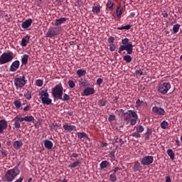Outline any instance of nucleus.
Listing matches in <instances>:
<instances>
[{
  "mask_svg": "<svg viewBox=\"0 0 182 182\" xmlns=\"http://www.w3.org/2000/svg\"><path fill=\"white\" fill-rule=\"evenodd\" d=\"M19 66H21L19 60H17L14 61L10 66V72H16V70L19 69Z\"/></svg>",
  "mask_w": 182,
  "mask_h": 182,
  "instance_id": "obj_11",
  "label": "nucleus"
},
{
  "mask_svg": "<svg viewBox=\"0 0 182 182\" xmlns=\"http://www.w3.org/2000/svg\"><path fill=\"white\" fill-rule=\"evenodd\" d=\"M134 168L139 171V170H140V164L139 163H137V164H135V165L134 166Z\"/></svg>",
  "mask_w": 182,
  "mask_h": 182,
  "instance_id": "obj_54",
  "label": "nucleus"
},
{
  "mask_svg": "<svg viewBox=\"0 0 182 182\" xmlns=\"http://www.w3.org/2000/svg\"><path fill=\"white\" fill-rule=\"evenodd\" d=\"M131 136H132V137H136V139H139V137L141 136L139 132H134L131 134Z\"/></svg>",
  "mask_w": 182,
  "mask_h": 182,
  "instance_id": "obj_50",
  "label": "nucleus"
},
{
  "mask_svg": "<svg viewBox=\"0 0 182 182\" xmlns=\"http://www.w3.org/2000/svg\"><path fill=\"white\" fill-rule=\"evenodd\" d=\"M20 173L19 164H18L14 168L8 170L2 177L1 180L4 182H12L16 177H18V176H19Z\"/></svg>",
  "mask_w": 182,
  "mask_h": 182,
  "instance_id": "obj_1",
  "label": "nucleus"
},
{
  "mask_svg": "<svg viewBox=\"0 0 182 182\" xmlns=\"http://www.w3.org/2000/svg\"><path fill=\"white\" fill-rule=\"evenodd\" d=\"M107 103V101L105 99H101L98 101L97 105L99 107H103Z\"/></svg>",
  "mask_w": 182,
  "mask_h": 182,
  "instance_id": "obj_31",
  "label": "nucleus"
},
{
  "mask_svg": "<svg viewBox=\"0 0 182 182\" xmlns=\"http://www.w3.org/2000/svg\"><path fill=\"white\" fill-rule=\"evenodd\" d=\"M58 100H63V102H68V100H70V97H69V95L64 94L63 97H62V99H58Z\"/></svg>",
  "mask_w": 182,
  "mask_h": 182,
  "instance_id": "obj_41",
  "label": "nucleus"
},
{
  "mask_svg": "<svg viewBox=\"0 0 182 182\" xmlns=\"http://www.w3.org/2000/svg\"><path fill=\"white\" fill-rule=\"evenodd\" d=\"M14 105L16 109H21V107H22V102L21 101V99L14 100Z\"/></svg>",
  "mask_w": 182,
  "mask_h": 182,
  "instance_id": "obj_23",
  "label": "nucleus"
},
{
  "mask_svg": "<svg viewBox=\"0 0 182 182\" xmlns=\"http://www.w3.org/2000/svg\"><path fill=\"white\" fill-rule=\"evenodd\" d=\"M29 58V55H24L21 58L22 65H26L28 63V59Z\"/></svg>",
  "mask_w": 182,
  "mask_h": 182,
  "instance_id": "obj_35",
  "label": "nucleus"
},
{
  "mask_svg": "<svg viewBox=\"0 0 182 182\" xmlns=\"http://www.w3.org/2000/svg\"><path fill=\"white\" fill-rule=\"evenodd\" d=\"M169 89H171V84L170 82H163L159 85L158 90L161 95H166Z\"/></svg>",
  "mask_w": 182,
  "mask_h": 182,
  "instance_id": "obj_7",
  "label": "nucleus"
},
{
  "mask_svg": "<svg viewBox=\"0 0 182 182\" xmlns=\"http://www.w3.org/2000/svg\"><path fill=\"white\" fill-rule=\"evenodd\" d=\"M150 136H151V131L148 129V131L145 134L144 140H149L150 139Z\"/></svg>",
  "mask_w": 182,
  "mask_h": 182,
  "instance_id": "obj_43",
  "label": "nucleus"
},
{
  "mask_svg": "<svg viewBox=\"0 0 182 182\" xmlns=\"http://www.w3.org/2000/svg\"><path fill=\"white\" fill-rule=\"evenodd\" d=\"M52 95L54 99L57 100L62 99V96L63 95V87L62 86V83H59L52 88Z\"/></svg>",
  "mask_w": 182,
  "mask_h": 182,
  "instance_id": "obj_4",
  "label": "nucleus"
},
{
  "mask_svg": "<svg viewBox=\"0 0 182 182\" xmlns=\"http://www.w3.org/2000/svg\"><path fill=\"white\" fill-rule=\"evenodd\" d=\"M160 126L161 129L166 130V129L168 128V122L166 120H164L162 122H161Z\"/></svg>",
  "mask_w": 182,
  "mask_h": 182,
  "instance_id": "obj_30",
  "label": "nucleus"
},
{
  "mask_svg": "<svg viewBox=\"0 0 182 182\" xmlns=\"http://www.w3.org/2000/svg\"><path fill=\"white\" fill-rule=\"evenodd\" d=\"M114 153H116L114 151H112L109 153V157L112 159V160H116V156L114 155Z\"/></svg>",
  "mask_w": 182,
  "mask_h": 182,
  "instance_id": "obj_48",
  "label": "nucleus"
},
{
  "mask_svg": "<svg viewBox=\"0 0 182 182\" xmlns=\"http://www.w3.org/2000/svg\"><path fill=\"white\" fill-rule=\"evenodd\" d=\"M109 179L112 182H116L117 181V176H116V173H112L109 175Z\"/></svg>",
  "mask_w": 182,
  "mask_h": 182,
  "instance_id": "obj_38",
  "label": "nucleus"
},
{
  "mask_svg": "<svg viewBox=\"0 0 182 182\" xmlns=\"http://www.w3.org/2000/svg\"><path fill=\"white\" fill-rule=\"evenodd\" d=\"M92 12H93L94 14H99V12H100V7L97 6H93Z\"/></svg>",
  "mask_w": 182,
  "mask_h": 182,
  "instance_id": "obj_42",
  "label": "nucleus"
},
{
  "mask_svg": "<svg viewBox=\"0 0 182 182\" xmlns=\"http://www.w3.org/2000/svg\"><path fill=\"white\" fill-rule=\"evenodd\" d=\"M119 170H120V168H119V167L114 168V174H115V173H117V171H119Z\"/></svg>",
  "mask_w": 182,
  "mask_h": 182,
  "instance_id": "obj_63",
  "label": "nucleus"
},
{
  "mask_svg": "<svg viewBox=\"0 0 182 182\" xmlns=\"http://www.w3.org/2000/svg\"><path fill=\"white\" fill-rule=\"evenodd\" d=\"M115 119L116 116L113 114L109 115V117H108L109 122H113V120H114Z\"/></svg>",
  "mask_w": 182,
  "mask_h": 182,
  "instance_id": "obj_51",
  "label": "nucleus"
},
{
  "mask_svg": "<svg viewBox=\"0 0 182 182\" xmlns=\"http://www.w3.org/2000/svg\"><path fill=\"white\" fill-rule=\"evenodd\" d=\"M77 75L79 77H82V76H85V75H86V70L80 69L77 70Z\"/></svg>",
  "mask_w": 182,
  "mask_h": 182,
  "instance_id": "obj_29",
  "label": "nucleus"
},
{
  "mask_svg": "<svg viewBox=\"0 0 182 182\" xmlns=\"http://www.w3.org/2000/svg\"><path fill=\"white\" fill-rule=\"evenodd\" d=\"M130 117H133V119H139V115H137V112L134 110H128V112L125 114V119L129 120Z\"/></svg>",
  "mask_w": 182,
  "mask_h": 182,
  "instance_id": "obj_10",
  "label": "nucleus"
},
{
  "mask_svg": "<svg viewBox=\"0 0 182 182\" xmlns=\"http://www.w3.org/2000/svg\"><path fill=\"white\" fill-rule=\"evenodd\" d=\"M21 146H23V142H22L21 140L15 141L13 142V147H14V149H16V150H19V149H21Z\"/></svg>",
  "mask_w": 182,
  "mask_h": 182,
  "instance_id": "obj_19",
  "label": "nucleus"
},
{
  "mask_svg": "<svg viewBox=\"0 0 182 182\" xmlns=\"http://www.w3.org/2000/svg\"><path fill=\"white\" fill-rule=\"evenodd\" d=\"M79 164H80V161L77 160L76 161L71 163L68 167H70V168H75V167H77Z\"/></svg>",
  "mask_w": 182,
  "mask_h": 182,
  "instance_id": "obj_33",
  "label": "nucleus"
},
{
  "mask_svg": "<svg viewBox=\"0 0 182 182\" xmlns=\"http://www.w3.org/2000/svg\"><path fill=\"white\" fill-rule=\"evenodd\" d=\"M66 21H68V18H66L65 17H62L59 19H57V20H55V26H59L60 25H62V23H63V22H66Z\"/></svg>",
  "mask_w": 182,
  "mask_h": 182,
  "instance_id": "obj_22",
  "label": "nucleus"
},
{
  "mask_svg": "<svg viewBox=\"0 0 182 182\" xmlns=\"http://www.w3.org/2000/svg\"><path fill=\"white\" fill-rule=\"evenodd\" d=\"M40 99L43 105H46V106L52 105V99L49 98V93L48 92V90H42L40 92Z\"/></svg>",
  "mask_w": 182,
  "mask_h": 182,
  "instance_id": "obj_6",
  "label": "nucleus"
},
{
  "mask_svg": "<svg viewBox=\"0 0 182 182\" xmlns=\"http://www.w3.org/2000/svg\"><path fill=\"white\" fill-rule=\"evenodd\" d=\"M179 29H180V24L177 23L173 25V33H178Z\"/></svg>",
  "mask_w": 182,
  "mask_h": 182,
  "instance_id": "obj_39",
  "label": "nucleus"
},
{
  "mask_svg": "<svg viewBox=\"0 0 182 182\" xmlns=\"http://www.w3.org/2000/svg\"><path fill=\"white\" fill-rule=\"evenodd\" d=\"M14 60V53L12 51L4 52L0 55V65H6Z\"/></svg>",
  "mask_w": 182,
  "mask_h": 182,
  "instance_id": "obj_3",
  "label": "nucleus"
},
{
  "mask_svg": "<svg viewBox=\"0 0 182 182\" xmlns=\"http://www.w3.org/2000/svg\"><path fill=\"white\" fill-rule=\"evenodd\" d=\"M49 127L51 132H56L58 130V127H59V125H58V123H53L49 125Z\"/></svg>",
  "mask_w": 182,
  "mask_h": 182,
  "instance_id": "obj_27",
  "label": "nucleus"
},
{
  "mask_svg": "<svg viewBox=\"0 0 182 182\" xmlns=\"http://www.w3.org/2000/svg\"><path fill=\"white\" fill-rule=\"evenodd\" d=\"M117 16H122L123 14V7L119 6L116 9Z\"/></svg>",
  "mask_w": 182,
  "mask_h": 182,
  "instance_id": "obj_32",
  "label": "nucleus"
},
{
  "mask_svg": "<svg viewBox=\"0 0 182 182\" xmlns=\"http://www.w3.org/2000/svg\"><path fill=\"white\" fill-rule=\"evenodd\" d=\"M130 28H132V25L127 24L126 26L118 27L117 29H118V31H123V29H124L125 31H129V29H130Z\"/></svg>",
  "mask_w": 182,
  "mask_h": 182,
  "instance_id": "obj_36",
  "label": "nucleus"
},
{
  "mask_svg": "<svg viewBox=\"0 0 182 182\" xmlns=\"http://www.w3.org/2000/svg\"><path fill=\"white\" fill-rule=\"evenodd\" d=\"M100 147H107V143H102Z\"/></svg>",
  "mask_w": 182,
  "mask_h": 182,
  "instance_id": "obj_62",
  "label": "nucleus"
},
{
  "mask_svg": "<svg viewBox=\"0 0 182 182\" xmlns=\"http://www.w3.org/2000/svg\"><path fill=\"white\" fill-rule=\"evenodd\" d=\"M24 97H26L27 100H31L32 99V92L26 90L24 92Z\"/></svg>",
  "mask_w": 182,
  "mask_h": 182,
  "instance_id": "obj_25",
  "label": "nucleus"
},
{
  "mask_svg": "<svg viewBox=\"0 0 182 182\" xmlns=\"http://www.w3.org/2000/svg\"><path fill=\"white\" fill-rule=\"evenodd\" d=\"M152 112L158 116H164V114H166V110L157 106L152 107Z\"/></svg>",
  "mask_w": 182,
  "mask_h": 182,
  "instance_id": "obj_9",
  "label": "nucleus"
},
{
  "mask_svg": "<svg viewBox=\"0 0 182 182\" xmlns=\"http://www.w3.org/2000/svg\"><path fill=\"white\" fill-rule=\"evenodd\" d=\"M109 50L111 52H114L116 50V45L113 43L109 44Z\"/></svg>",
  "mask_w": 182,
  "mask_h": 182,
  "instance_id": "obj_47",
  "label": "nucleus"
},
{
  "mask_svg": "<svg viewBox=\"0 0 182 182\" xmlns=\"http://www.w3.org/2000/svg\"><path fill=\"white\" fill-rule=\"evenodd\" d=\"M13 122H14V127L15 129H20L21 127V123H22L23 119H22V117H19L18 116H16L14 119Z\"/></svg>",
  "mask_w": 182,
  "mask_h": 182,
  "instance_id": "obj_14",
  "label": "nucleus"
},
{
  "mask_svg": "<svg viewBox=\"0 0 182 182\" xmlns=\"http://www.w3.org/2000/svg\"><path fill=\"white\" fill-rule=\"evenodd\" d=\"M44 146H45L46 149H48V150H50L53 147V142H52L50 140H45Z\"/></svg>",
  "mask_w": 182,
  "mask_h": 182,
  "instance_id": "obj_21",
  "label": "nucleus"
},
{
  "mask_svg": "<svg viewBox=\"0 0 182 182\" xmlns=\"http://www.w3.org/2000/svg\"><path fill=\"white\" fill-rule=\"evenodd\" d=\"M70 157H74V159H77L79 157V154L73 153Z\"/></svg>",
  "mask_w": 182,
  "mask_h": 182,
  "instance_id": "obj_58",
  "label": "nucleus"
},
{
  "mask_svg": "<svg viewBox=\"0 0 182 182\" xmlns=\"http://www.w3.org/2000/svg\"><path fill=\"white\" fill-rule=\"evenodd\" d=\"M165 182H171V178L170 176H166V181Z\"/></svg>",
  "mask_w": 182,
  "mask_h": 182,
  "instance_id": "obj_61",
  "label": "nucleus"
},
{
  "mask_svg": "<svg viewBox=\"0 0 182 182\" xmlns=\"http://www.w3.org/2000/svg\"><path fill=\"white\" fill-rule=\"evenodd\" d=\"M176 143L177 146H178V147H180L181 146V143L180 142V140H178V139H177L176 140Z\"/></svg>",
  "mask_w": 182,
  "mask_h": 182,
  "instance_id": "obj_60",
  "label": "nucleus"
},
{
  "mask_svg": "<svg viewBox=\"0 0 182 182\" xmlns=\"http://www.w3.org/2000/svg\"><path fill=\"white\" fill-rule=\"evenodd\" d=\"M31 39V37L29 36H26L24 38L21 40V46L22 48H25L28 43H29V40Z\"/></svg>",
  "mask_w": 182,
  "mask_h": 182,
  "instance_id": "obj_18",
  "label": "nucleus"
},
{
  "mask_svg": "<svg viewBox=\"0 0 182 182\" xmlns=\"http://www.w3.org/2000/svg\"><path fill=\"white\" fill-rule=\"evenodd\" d=\"M63 129L68 132V133H72V132L76 131V126L69 125L68 123L63 125Z\"/></svg>",
  "mask_w": 182,
  "mask_h": 182,
  "instance_id": "obj_13",
  "label": "nucleus"
},
{
  "mask_svg": "<svg viewBox=\"0 0 182 182\" xmlns=\"http://www.w3.org/2000/svg\"><path fill=\"white\" fill-rule=\"evenodd\" d=\"M138 118H133L131 119L130 124L131 126H134L137 123Z\"/></svg>",
  "mask_w": 182,
  "mask_h": 182,
  "instance_id": "obj_49",
  "label": "nucleus"
},
{
  "mask_svg": "<svg viewBox=\"0 0 182 182\" xmlns=\"http://www.w3.org/2000/svg\"><path fill=\"white\" fill-rule=\"evenodd\" d=\"M167 154H168V156H169L171 160H174V159L176 157V154L173 151V149H168Z\"/></svg>",
  "mask_w": 182,
  "mask_h": 182,
  "instance_id": "obj_26",
  "label": "nucleus"
},
{
  "mask_svg": "<svg viewBox=\"0 0 182 182\" xmlns=\"http://www.w3.org/2000/svg\"><path fill=\"white\" fill-rule=\"evenodd\" d=\"M154 161V159L151 156H145L142 158L141 163L143 166H150Z\"/></svg>",
  "mask_w": 182,
  "mask_h": 182,
  "instance_id": "obj_8",
  "label": "nucleus"
},
{
  "mask_svg": "<svg viewBox=\"0 0 182 182\" xmlns=\"http://www.w3.org/2000/svg\"><path fill=\"white\" fill-rule=\"evenodd\" d=\"M109 166V161H103L101 162L100 167L101 169L106 168Z\"/></svg>",
  "mask_w": 182,
  "mask_h": 182,
  "instance_id": "obj_37",
  "label": "nucleus"
},
{
  "mask_svg": "<svg viewBox=\"0 0 182 182\" xmlns=\"http://www.w3.org/2000/svg\"><path fill=\"white\" fill-rule=\"evenodd\" d=\"M123 60H125V62H127V63H130V62H132V60H133V58H132L131 55H124Z\"/></svg>",
  "mask_w": 182,
  "mask_h": 182,
  "instance_id": "obj_34",
  "label": "nucleus"
},
{
  "mask_svg": "<svg viewBox=\"0 0 182 182\" xmlns=\"http://www.w3.org/2000/svg\"><path fill=\"white\" fill-rule=\"evenodd\" d=\"M77 137L80 139H89V136H87V134H86L85 132H78L77 133Z\"/></svg>",
  "mask_w": 182,
  "mask_h": 182,
  "instance_id": "obj_24",
  "label": "nucleus"
},
{
  "mask_svg": "<svg viewBox=\"0 0 182 182\" xmlns=\"http://www.w3.org/2000/svg\"><path fill=\"white\" fill-rule=\"evenodd\" d=\"M14 85L16 86V88L18 89H22V87H24L25 85H26V82H28V80H26V77L25 75H20L17 77H16L14 80Z\"/></svg>",
  "mask_w": 182,
  "mask_h": 182,
  "instance_id": "obj_5",
  "label": "nucleus"
},
{
  "mask_svg": "<svg viewBox=\"0 0 182 182\" xmlns=\"http://www.w3.org/2000/svg\"><path fill=\"white\" fill-rule=\"evenodd\" d=\"M58 35V32L56 31L55 28H50L48 30L46 38H54V36H56Z\"/></svg>",
  "mask_w": 182,
  "mask_h": 182,
  "instance_id": "obj_12",
  "label": "nucleus"
},
{
  "mask_svg": "<svg viewBox=\"0 0 182 182\" xmlns=\"http://www.w3.org/2000/svg\"><path fill=\"white\" fill-rule=\"evenodd\" d=\"M23 122H26L27 123H31L32 122H35V117L32 115L26 116L24 117H21Z\"/></svg>",
  "mask_w": 182,
  "mask_h": 182,
  "instance_id": "obj_20",
  "label": "nucleus"
},
{
  "mask_svg": "<svg viewBox=\"0 0 182 182\" xmlns=\"http://www.w3.org/2000/svg\"><path fill=\"white\" fill-rule=\"evenodd\" d=\"M136 16V14L134 12L131 13V16L134 17Z\"/></svg>",
  "mask_w": 182,
  "mask_h": 182,
  "instance_id": "obj_64",
  "label": "nucleus"
},
{
  "mask_svg": "<svg viewBox=\"0 0 182 182\" xmlns=\"http://www.w3.org/2000/svg\"><path fill=\"white\" fill-rule=\"evenodd\" d=\"M136 132L138 133H143L144 132V127L142 125H139L136 127Z\"/></svg>",
  "mask_w": 182,
  "mask_h": 182,
  "instance_id": "obj_44",
  "label": "nucleus"
},
{
  "mask_svg": "<svg viewBox=\"0 0 182 182\" xmlns=\"http://www.w3.org/2000/svg\"><path fill=\"white\" fill-rule=\"evenodd\" d=\"M109 43L112 44L114 43V37L111 36L108 38Z\"/></svg>",
  "mask_w": 182,
  "mask_h": 182,
  "instance_id": "obj_52",
  "label": "nucleus"
},
{
  "mask_svg": "<svg viewBox=\"0 0 182 182\" xmlns=\"http://www.w3.org/2000/svg\"><path fill=\"white\" fill-rule=\"evenodd\" d=\"M141 103H143V102L140 101V100H138L136 102V107H140V106L141 105Z\"/></svg>",
  "mask_w": 182,
  "mask_h": 182,
  "instance_id": "obj_57",
  "label": "nucleus"
},
{
  "mask_svg": "<svg viewBox=\"0 0 182 182\" xmlns=\"http://www.w3.org/2000/svg\"><path fill=\"white\" fill-rule=\"evenodd\" d=\"M122 43L123 46L119 48L118 53H120L123 50H126L128 55H132L133 53V44L129 43V38L122 39Z\"/></svg>",
  "mask_w": 182,
  "mask_h": 182,
  "instance_id": "obj_2",
  "label": "nucleus"
},
{
  "mask_svg": "<svg viewBox=\"0 0 182 182\" xmlns=\"http://www.w3.org/2000/svg\"><path fill=\"white\" fill-rule=\"evenodd\" d=\"M84 96H90L95 94V89L92 87H87L83 91Z\"/></svg>",
  "mask_w": 182,
  "mask_h": 182,
  "instance_id": "obj_17",
  "label": "nucleus"
},
{
  "mask_svg": "<svg viewBox=\"0 0 182 182\" xmlns=\"http://www.w3.org/2000/svg\"><path fill=\"white\" fill-rule=\"evenodd\" d=\"M136 75H137L138 76H141V75H143V71H141V70H136L135 71Z\"/></svg>",
  "mask_w": 182,
  "mask_h": 182,
  "instance_id": "obj_53",
  "label": "nucleus"
},
{
  "mask_svg": "<svg viewBox=\"0 0 182 182\" xmlns=\"http://www.w3.org/2000/svg\"><path fill=\"white\" fill-rule=\"evenodd\" d=\"M23 112H29L31 110V104H27L23 108Z\"/></svg>",
  "mask_w": 182,
  "mask_h": 182,
  "instance_id": "obj_46",
  "label": "nucleus"
},
{
  "mask_svg": "<svg viewBox=\"0 0 182 182\" xmlns=\"http://www.w3.org/2000/svg\"><path fill=\"white\" fill-rule=\"evenodd\" d=\"M113 5H114V3H113L112 0H109L106 4V6L107 9H109L110 11H113V9H114V8H113Z\"/></svg>",
  "mask_w": 182,
  "mask_h": 182,
  "instance_id": "obj_28",
  "label": "nucleus"
},
{
  "mask_svg": "<svg viewBox=\"0 0 182 182\" xmlns=\"http://www.w3.org/2000/svg\"><path fill=\"white\" fill-rule=\"evenodd\" d=\"M36 86H39L41 87V86L43 85V80L38 79L36 80Z\"/></svg>",
  "mask_w": 182,
  "mask_h": 182,
  "instance_id": "obj_45",
  "label": "nucleus"
},
{
  "mask_svg": "<svg viewBox=\"0 0 182 182\" xmlns=\"http://www.w3.org/2000/svg\"><path fill=\"white\" fill-rule=\"evenodd\" d=\"M102 83H103V79L102 78H98L97 80V85H99V86H100V85H102Z\"/></svg>",
  "mask_w": 182,
  "mask_h": 182,
  "instance_id": "obj_55",
  "label": "nucleus"
},
{
  "mask_svg": "<svg viewBox=\"0 0 182 182\" xmlns=\"http://www.w3.org/2000/svg\"><path fill=\"white\" fill-rule=\"evenodd\" d=\"M162 16H164V18H167V16H168V14L166 11H163Z\"/></svg>",
  "mask_w": 182,
  "mask_h": 182,
  "instance_id": "obj_59",
  "label": "nucleus"
},
{
  "mask_svg": "<svg viewBox=\"0 0 182 182\" xmlns=\"http://www.w3.org/2000/svg\"><path fill=\"white\" fill-rule=\"evenodd\" d=\"M68 85L69 87H70V89H73V87H75V86H76V84L75 83V81H73V80H68Z\"/></svg>",
  "mask_w": 182,
  "mask_h": 182,
  "instance_id": "obj_40",
  "label": "nucleus"
},
{
  "mask_svg": "<svg viewBox=\"0 0 182 182\" xmlns=\"http://www.w3.org/2000/svg\"><path fill=\"white\" fill-rule=\"evenodd\" d=\"M1 156H2V157H6V156H8V152L5 150H2Z\"/></svg>",
  "mask_w": 182,
  "mask_h": 182,
  "instance_id": "obj_56",
  "label": "nucleus"
},
{
  "mask_svg": "<svg viewBox=\"0 0 182 182\" xmlns=\"http://www.w3.org/2000/svg\"><path fill=\"white\" fill-rule=\"evenodd\" d=\"M32 25V18H29L24 22L22 23L21 24V28L23 29H28Z\"/></svg>",
  "mask_w": 182,
  "mask_h": 182,
  "instance_id": "obj_16",
  "label": "nucleus"
},
{
  "mask_svg": "<svg viewBox=\"0 0 182 182\" xmlns=\"http://www.w3.org/2000/svg\"><path fill=\"white\" fill-rule=\"evenodd\" d=\"M8 128V122H6L5 119H1L0 120V134H2L4 133V130H6Z\"/></svg>",
  "mask_w": 182,
  "mask_h": 182,
  "instance_id": "obj_15",
  "label": "nucleus"
}]
</instances>
